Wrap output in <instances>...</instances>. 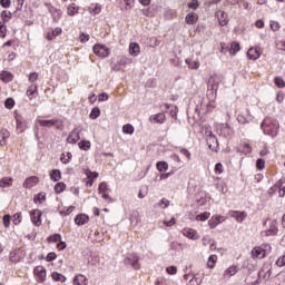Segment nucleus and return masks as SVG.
<instances>
[{
	"instance_id": "f257e3e1",
	"label": "nucleus",
	"mask_w": 285,
	"mask_h": 285,
	"mask_svg": "<svg viewBox=\"0 0 285 285\" xmlns=\"http://www.w3.org/2000/svg\"><path fill=\"white\" fill-rule=\"evenodd\" d=\"M261 128L264 132V135H268L269 137H276L277 132H279V121L275 118L266 117L262 125Z\"/></svg>"
},
{
	"instance_id": "f03ea898",
	"label": "nucleus",
	"mask_w": 285,
	"mask_h": 285,
	"mask_svg": "<svg viewBox=\"0 0 285 285\" xmlns=\"http://www.w3.org/2000/svg\"><path fill=\"white\" fill-rule=\"evenodd\" d=\"M224 77L222 75H213L207 82V88H208V94L207 97L208 99H215L217 97V90H219V83H222Z\"/></svg>"
},
{
	"instance_id": "7ed1b4c3",
	"label": "nucleus",
	"mask_w": 285,
	"mask_h": 285,
	"mask_svg": "<svg viewBox=\"0 0 285 285\" xmlns=\"http://www.w3.org/2000/svg\"><path fill=\"white\" fill-rule=\"evenodd\" d=\"M13 115H14V119H16V124H17L16 132L18 135L26 132V128H28V127L26 126V119L23 118V116H21L19 114V111H14Z\"/></svg>"
},
{
	"instance_id": "20e7f679",
	"label": "nucleus",
	"mask_w": 285,
	"mask_h": 285,
	"mask_svg": "<svg viewBox=\"0 0 285 285\" xmlns=\"http://www.w3.org/2000/svg\"><path fill=\"white\" fill-rule=\"evenodd\" d=\"M45 6H46L47 10L50 12L53 21L56 23H59V21L61 20V17L63 14L61 9H57V7L52 6L50 2H46Z\"/></svg>"
},
{
	"instance_id": "39448f33",
	"label": "nucleus",
	"mask_w": 285,
	"mask_h": 285,
	"mask_svg": "<svg viewBox=\"0 0 285 285\" xmlns=\"http://www.w3.org/2000/svg\"><path fill=\"white\" fill-rule=\"evenodd\" d=\"M33 274L37 277V282H39V284H43V282H46V277L48 275V272L46 271V267L37 266L33 269Z\"/></svg>"
},
{
	"instance_id": "423d86ee",
	"label": "nucleus",
	"mask_w": 285,
	"mask_h": 285,
	"mask_svg": "<svg viewBox=\"0 0 285 285\" xmlns=\"http://www.w3.org/2000/svg\"><path fill=\"white\" fill-rule=\"evenodd\" d=\"M94 52L97 57L106 58L110 56V49L106 45H95Z\"/></svg>"
},
{
	"instance_id": "0eeeda50",
	"label": "nucleus",
	"mask_w": 285,
	"mask_h": 285,
	"mask_svg": "<svg viewBox=\"0 0 285 285\" xmlns=\"http://www.w3.org/2000/svg\"><path fill=\"white\" fill-rule=\"evenodd\" d=\"M41 215L43 214L40 209H33L30 212V219L33 226H41Z\"/></svg>"
},
{
	"instance_id": "6e6552de",
	"label": "nucleus",
	"mask_w": 285,
	"mask_h": 285,
	"mask_svg": "<svg viewBox=\"0 0 285 285\" xmlns=\"http://www.w3.org/2000/svg\"><path fill=\"white\" fill-rule=\"evenodd\" d=\"M183 235H184V237H187L188 239H193V240H197V239H199V237H202L196 229H193L190 227L184 228Z\"/></svg>"
},
{
	"instance_id": "1a4fd4ad",
	"label": "nucleus",
	"mask_w": 285,
	"mask_h": 285,
	"mask_svg": "<svg viewBox=\"0 0 285 285\" xmlns=\"http://www.w3.org/2000/svg\"><path fill=\"white\" fill-rule=\"evenodd\" d=\"M229 217L238 222V224H242L246 217H248V214L246 212H237V210H230L228 213Z\"/></svg>"
},
{
	"instance_id": "9d476101",
	"label": "nucleus",
	"mask_w": 285,
	"mask_h": 285,
	"mask_svg": "<svg viewBox=\"0 0 285 285\" xmlns=\"http://www.w3.org/2000/svg\"><path fill=\"white\" fill-rule=\"evenodd\" d=\"M247 57H248V59H252V61H257V59H259V57H262V49H259V47H252L247 51Z\"/></svg>"
},
{
	"instance_id": "9b49d317",
	"label": "nucleus",
	"mask_w": 285,
	"mask_h": 285,
	"mask_svg": "<svg viewBox=\"0 0 285 285\" xmlns=\"http://www.w3.org/2000/svg\"><path fill=\"white\" fill-rule=\"evenodd\" d=\"M81 139V136L79 135V128H73L72 131L67 137L68 144H77Z\"/></svg>"
},
{
	"instance_id": "f8f14e48",
	"label": "nucleus",
	"mask_w": 285,
	"mask_h": 285,
	"mask_svg": "<svg viewBox=\"0 0 285 285\" xmlns=\"http://www.w3.org/2000/svg\"><path fill=\"white\" fill-rule=\"evenodd\" d=\"M39 184V177L31 176L28 177L24 183L22 184L23 188H35Z\"/></svg>"
},
{
	"instance_id": "ddd939ff",
	"label": "nucleus",
	"mask_w": 285,
	"mask_h": 285,
	"mask_svg": "<svg viewBox=\"0 0 285 285\" xmlns=\"http://www.w3.org/2000/svg\"><path fill=\"white\" fill-rule=\"evenodd\" d=\"M226 218H224V216L222 215H216V216H213L209 220H208V224H209V227L210 228H217V226H219V224H222V222H225Z\"/></svg>"
},
{
	"instance_id": "4468645a",
	"label": "nucleus",
	"mask_w": 285,
	"mask_h": 285,
	"mask_svg": "<svg viewBox=\"0 0 285 285\" xmlns=\"http://www.w3.org/2000/svg\"><path fill=\"white\" fill-rule=\"evenodd\" d=\"M267 237H273L277 235L278 229H277V220H271L269 223V228L264 232Z\"/></svg>"
},
{
	"instance_id": "2eb2a0df",
	"label": "nucleus",
	"mask_w": 285,
	"mask_h": 285,
	"mask_svg": "<svg viewBox=\"0 0 285 285\" xmlns=\"http://www.w3.org/2000/svg\"><path fill=\"white\" fill-rule=\"evenodd\" d=\"M252 256L256 259H264V257H266V249L262 247H255L252 249Z\"/></svg>"
},
{
	"instance_id": "dca6fc26",
	"label": "nucleus",
	"mask_w": 285,
	"mask_h": 285,
	"mask_svg": "<svg viewBox=\"0 0 285 285\" xmlns=\"http://www.w3.org/2000/svg\"><path fill=\"white\" fill-rule=\"evenodd\" d=\"M88 222H90V217L86 214H79L75 218V224H77V226H83L85 224H88Z\"/></svg>"
},
{
	"instance_id": "f3484780",
	"label": "nucleus",
	"mask_w": 285,
	"mask_h": 285,
	"mask_svg": "<svg viewBox=\"0 0 285 285\" xmlns=\"http://www.w3.org/2000/svg\"><path fill=\"white\" fill-rule=\"evenodd\" d=\"M237 153H240V155H250L253 153V148H250L248 142H244L237 147Z\"/></svg>"
},
{
	"instance_id": "a211bd4d",
	"label": "nucleus",
	"mask_w": 285,
	"mask_h": 285,
	"mask_svg": "<svg viewBox=\"0 0 285 285\" xmlns=\"http://www.w3.org/2000/svg\"><path fill=\"white\" fill-rule=\"evenodd\" d=\"M216 17L219 21V26H227L228 24V13L219 10L216 12Z\"/></svg>"
},
{
	"instance_id": "6ab92c4d",
	"label": "nucleus",
	"mask_w": 285,
	"mask_h": 285,
	"mask_svg": "<svg viewBox=\"0 0 285 285\" xmlns=\"http://www.w3.org/2000/svg\"><path fill=\"white\" fill-rule=\"evenodd\" d=\"M140 52H141V47H139V43L131 42L129 45V55L131 57H138Z\"/></svg>"
},
{
	"instance_id": "aec40b11",
	"label": "nucleus",
	"mask_w": 285,
	"mask_h": 285,
	"mask_svg": "<svg viewBox=\"0 0 285 285\" xmlns=\"http://www.w3.org/2000/svg\"><path fill=\"white\" fill-rule=\"evenodd\" d=\"M207 146L209 150H216V148L219 146V141L217 140V137L209 136L206 138Z\"/></svg>"
},
{
	"instance_id": "412c9836",
	"label": "nucleus",
	"mask_w": 285,
	"mask_h": 285,
	"mask_svg": "<svg viewBox=\"0 0 285 285\" xmlns=\"http://www.w3.org/2000/svg\"><path fill=\"white\" fill-rule=\"evenodd\" d=\"M237 273H239V268L237 267V265H232L224 272V277L228 279L237 275Z\"/></svg>"
},
{
	"instance_id": "4be33fe9",
	"label": "nucleus",
	"mask_w": 285,
	"mask_h": 285,
	"mask_svg": "<svg viewBox=\"0 0 285 285\" xmlns=\"http://www.w3.org/2000/svg\"><path fill=\"white\" fill-rule=\"evenodd\" d=\"M149 121H151V124H164V121H166V115L164 114H156L150 116Z\"/></svg>"
},
{
	"instance_id": "5701e85b",
	"label": "nucleus",
	"mask_w": 285,
	"mask_h": 285,
	"mask_svg": "<svg viewBox=\"0 0 285 285\" xmlns=\"http://www.w3.org/2000/svg\"><path fill=\"white\" fill-rule=\"evenodd\" d=\"M73 285H88V277H86L83 274L75 276Z\"/></svg>"
},
{
	"instance_id": "b1692460",
	"label": "nucleus",
	"mask_w": 285,
	"mask_h": 285,
	"mask_svg": "<svg viewBox=\"0 0 285 285\" xmlns=\"http://www.w3.org/2000/svg\"><path fill=\"white\" fill-rule=\"evenodd\" d=\"M37 121L43 128H52V126H57V120H55V119L43 120V119L38 118Z\"/></svg>"
},
{
	"instance_id": "393cba45",
	"label": "nucleus",
	"mask_w": 285,
	"mask_h": 285,
	"mask_svg": "<svg viewBox=\"0 0 285 285\" xmlns=\"http://www.w3.org/2000/svg\"><path fill=\"white\" fill-rule=\"evenodd\" d=\"M128 263L130 264L134 271H139V268H141V265L139 264V257L137 256H130L128 258Z\"/></svg>"
},
{
	"instance_id": "a878e982",
	"label": "nucleus",
	"mask_w": 285,
	"mask_h": 285,
	"mask_svg": "<svg viewBox=\"0 0 285 285\" xmlns=\"http://www.w3.org/2000/svg\"><path fill=\"white\" fill-rule=\"evenodd\" d=\"M61 32H62V29L57 27L52 31H48L46 38L48 39V41H52V39H56V37H59Z\"/></svg>"
},
{
	"instance_id": "bb28decb",
	"label": "nucleus",
	"mask_w": 285,
	"mask_h": 285,
	"mask_svg": "<svg viewBox=\"0 0 285 285\" xmlns=\"http://www.w3.org/2000/svg\"><path fill=\"white\" fill-rule=\"evenodd\" d=\"M198 16L195 12L188 13L185 18L186 23L189 26H194V23H197Z\"/></svg>"
},
{
	"instance_id": "cd10ccee",
	"label": "nucleus",
	"mask_w": 285,
	"mask_h": 285,
	"mask_svg": "<svg viewBox=\"0 0 285 285\" xmlns=\"http://www.w3.org/2000/svg\"><path fill=\"white\" fill-rule=\"evenodd\" d=\"M0 79L4 83H10V81H12V79H13V76H12V73L10 71H2L0 73Z\"/></svg>"
},
{
	"instance_id": "c85d7f7f",
	"label": "nucleus",
	"mask_w": 285,
	"mask_h": 285,
	"mask_svg": "<svg viewBox=\"0 0 285 285\" xmlns=\"http://www.w3.org/2000/svg\"><path fill=\"white\" fill-rule=\"evenodd\" d=\"M51 277H52L53 282H61V284H63L68 279L65 275H62L59 272H53L51 274Z\"/></svg>"
},
{
	"instance_id": "c756f323",
	"label": "nucleus",
	"mask_w": 285,
	"mask_h": 285,
	"mask_svg": "<svg viewBox=\"0 0 285 285\" xmlns=\"http://www.w3.org/2000/svg\"><path fill=\"white\" fill-rule=\"evenodd\" d=\"M67 14L69 17H75V14H79V7H77V4L75 3L69 4L67 9Z\"/></svg>"
},
{
	"instance_id": "7c9ffc66",
	"label": "nucleus",
	"mask_w": 285,
	"mask_h": 285,
	"mask_svg": "<svg viewBox=\"0 0 285 285\" xmlns=\"http://www.w3.org/2000/svg\"><path fill=\"white\" fill-rule=\"evenodd\" d=\"M185 62L191 70H199V60L186 59Z\"/></svg>"
},
{
	"instance_id": "2f4dec72",
	"label": "nucleus",
	"mask_w": 285,
	"mask_h": 285,
	"mask_svg": "<svg viewBox=\"0 0 285 285\" xmlns=\"http://www.w3.org/2000/svg\"><path fill=\"white\" fill-rule=\"evenodd\" d=\"M12 186V178L4 177L0 180V188H10Z\"/></svg>"
},
{
	"instance_id": "473e14b6",
	"label": "nucleus",
	"mask_w": 285,
	"mask_h": 285,
	"mask_svg": "<svg viewBox=\"0 0 285 285\" xmlns=\"http://www.w3.org/2000/svg\"><path fill=\"white\" fill-rule=\"evenodd\" d=\"M156 168L159 173H166V170H168V163L166 161H158L156 164Z\"/></svg>"
},
{
	"instance_id": "72a5a7b5",
	"label": "nucleus",
	"mask_w": 285,
	"mask_h": 285,
	"mask_svg": "<svg viewBox=\"0 0 285 285\" xmlns=\"http://www.w3.org/2000/svg\"><path fill=\"white\" fill-rule=\"evenodd\" d=\"M50 179H52V181H59V179H61V170L53 169L50 174Z\"/></svg>"
},
{
	"instance_id": "f704fd0d",
	"label": "nucleus",
	"mask_w": 285,
	"mask_h": 285,
	"mask_svg": "<svg viewBox=\"0 0 285 285\" xmlns=\"http://www.w3.org/2000/svg\"><path fill=\"white\" fill-rule=\"evenodd\" d=\"M122 132L125 135H132L135 132V127L130 124H127V125L122 126Z\"/></svg>"
},
{
	"instance_id": "c9c22d12",
	"label": "nucleus",
	"mask_w": 285,
	"mask_h": 285,
	"mask_svg": "<svg viewBox=\"0 0 285 285\" xmlns=\"http://www.w3.org/2000/svg\"><path fill=\"white\" fill-rule=\"evenodd\" d=\"M230 132H233V129H230V127L228 125L222 126L220 135H223V137H228V135H230Z\"/></svg>"
},
{
	"instance_id": "e433bc0d",
	"label": "nucleus",
	"mask_w": 285,
	"mask_h": 285,
	"mask_svg": "<svg viewBox=\"0 0 285 285\" xmlns=\"http://www.w3.org/2000/svg\"><path fill=\"white\" fill-rule=\"evenodd\" d=\"M210 217V213L209 212H204L202 214H198L196 216V222H206V219H208Z\"/></svg>"
},
{
	"instance_id": "4c0bfd02",
	"label": "nucleus",
	"mask_w": 285,
	"mask_h": 285,
	"mask_svg": "<svg viewBox=\"0 0 285 285\" xmlns=\"http://www.w3.org/2000/svg\"><path fill=\"white\" fill-rule=\"evenodd\" d=\"M240 48H239V43L238 42H232L230 47H229V53L232 55H237V52H239Z\"/></svg>"
},
{
	"instance_id": "58836bf2",
	"label": "nucleus",
	"mask_w": 285,
	"mask_h": 285,
	"mask_svg": "<svg viewBox=\"0 0 285 285\" xmlns=\"http://www.w3.org/2000/svg\"><path fill=\"white\" fill-rule=\"evenodd\" d=\"M215 264H217V255H210L207 262L208 268H215Z\"/></svg>"
},
{
	"instance_id": "ea45409f",
	"label": "nucleus",
	"mask_w": 285,
	"mask_h": 285,
	"mask_svg": "<svg viewBox=\"0 0 285 285\" xmlns=\"http://www.w3.org/2000/svg\"><path fill=\"white\" fill-rule=\"evenodd\" d=\"M101 115V110L98 107L92 108L90 112V119H98V117Z\"/></svg>"
},
{
	"instance_id": "a19ab883",
	"label": "nucleus",
	"mask_w": 285,
	"mask_h": 285,
	"mask_svg": "<svg viewBox=\"0 0 285 285\" xmlns=\"http://www.w3.org/2000/svg\"><path fill=\"white\" fill-rule=\"evenodd\" d=\"M89 12L90 14H99L101 12V4L99 3L94 4V8L92 7L89 8Z\"/></svg>"
},
{
	"instance_id": "79ce46f5",
	"label": "nucleus",
	"mask_w": 285,
	"mask_h": 285,
	"mask_svg": "<svg viewBox=\"0 0 285 285\" xmlns=\"http://www.w3.org/2000/svg\"><path fill=\"white\" fill-rule=\"evenodd\" d=\"M80 150H88L90 148V140H81L78 142Z\"/></svg>"
},
{
	"instance_id": "37998d69",
	"label": "nucleus",
	"mask_w": 285,
	"mask_h": 285,
	"mask_svg": "<svg viewBox=\"0 0 285 285\" xmlns=\"http://www.w3.org/2000/svg\"><path fill=\"white\" fill-rule=\"evenodd\" d=\"M63 190H66V184L57 183L55 185V193H57V195H59V193H63Z\"/></svg>"
},
{
	"instance_id": "c03bdc74",
	"label": "nucleus",
	"mask_w": 285,
	"mask_h": 285,
	"mask_svg": "<svg viewBox=\"0 0 285 285\" xmlns=\"http://www.w3.org/2000/svg\"><path fill=\"white\" fill-rule=\"evenodd\" d=\"M48 242L51 244H57V242H61V236L59 234H53L48 237Z\"/></svg>"
},
{
	"instance_id": "a18cd8bd",
	"label": "nucleus",
	"mask_w": 285,
	"mask_h": 285,
	"mask_svg": "<svg viewBox=\"0 0 285 285\" xmlns=\"http://www.w3.org/2000/svg\"><path fill=\"white\" fill-rule=\"evenodd\" d=\"M4 107L11 110V108H14V99L12 98H7L4 100Z\"/></svg>"
},
{
	"instance_id": "49530a36",
	"label": "nucleus",
	"mask_w": 285,
	"mask_h": 285,
	"mask_svg": "<svg viewBox=\"0 0 285 285\" xmlns=\"http://www.w3.org/2000/svg\"><path fill=\"white\" fill-rule=\"evenodd\" d=\"M274 81L277 88H285V81L282 79V77H276Z\"/></svg>"
},
{
	"instance_id": "de8ad7c7",
	"label": "nucleus",
	"mask_w": 285,
	"mask_h": 285,
	"mask_svg": "<svg viewBox=\"0 0 285 285\" xmlns=\"http://www.w3.org/2000/svg\"><path fill=\"white\" fill-rule=\"evenodd\" d=\"M217 189L223 194L226 195L228 193V187L224 183L217 184Z\"/></svg>"
},
{
	"instance_id": "09e8293b",
	"label": "nucleus",
	"mask_w": 285,
	"mask_h": 285,
	"mask_svg": "<svg viewBox=\"0 0 285 285\" xmlns=\"http://www.w3.org/2000/svg\"><path fill=\"white\" fill-rule=\"evenodd\" d=\"M98 190L100 194L106 193V190H108V183L106 181L100 183L98 186Z\"/></svg>"
},
{
	"instance_id": "8fccbe9b",
	"label": "nucleus",
	"mask_w": 285,
	"mask_h": 285,
	"mask_svg": "<svg viewBox=\"0 0 285 285\" xmlns=\"http://www.w3.org/2000/svg\"><path fill=\"white\" fill-rule=\"evenodd\" d=\"M86 175H87L88 179H97V177H99V173L91 171V170H87Z\"/></svg>"
},
{
	"instance_id": "3c124183",
	"label": "nucleus",
	"mask_w": 285,
	"mask_h": 285,
	"mask_svg": "<svg viewBox=\"0 0 285 285\" xmlns=\"http://www.w3.org/2000/svg\"><path fill=\"white\" fill-rule=\"evenodd\" d=\"M35 92H37V86L28 88L27 96L29 97V99H32V97L35 96Z\"/></svg>"
},
{
	"instance_id": "603ef678",
	"label": "nucleus",
	"mask_w": 285,
	"mask_h": 285,
	"mask_svg": "<svg viewBox=\"0 0 285 285\" xmlns=\"http://www.w3.org/2000/svg\"><path fill=\"white\" fill-rule=\"evenodd\" d=\"M13 224L14 226H19V224H21V213H16L13 215Z\"/></svg>"
},
{
	"instance_id": "864d4df0",
	"label": "nucleus",
	"mask_w": 285,
	"mask_h": 285,
	"mask_svg": "<svg viewBox=\"0 0 285 285\" xmlns=\"http://www.w3.org/2000/svg\"><path fill=\"white\" fill-rule=\"evenodd\" d=\"M215 173L216 175H222V173H224V165H222V163L215 165Z\"/></svg>"
},
{
	"instance_id": "5fc2aeb1",
	"label": "nucleus",
	"mask_w": 285,
	"mask_h": 285,
	"mask_svg": "<svg viewBox=\"0 0 285 285\" xmlns=\"http://www.w3.org/2000/svg\"><path fill=\"white\" fill-rule=\"evenodd\" d=\"M9 259H10V262H13L14 264H17V262H19V257H17V250H13L9 254Z\"/></svg>"
},
{
	"instance_id": "6e6d98bb",
	"label": "nucleus",
	"mask_w": 285,
	"mask_h": 285,
	"mask_svg": "<svg viewBox=\"0 0 285 285\" xmlns=\"http://www.w3.org/2000/svg\"><path fill=\"white\" fill-rule=\"evenodd\" d=\"M168 275H177V266H169L166 268Z\"/></svg>"
},
{
	"instance_id": "4d7b16f0",
	"label": "nucleus",
	"mask_w": 285,
	"mask_h": 285,
	"mask_svg": "<svg viewBox=\"0 0 285 285\" xmlns=\"http://www.w3.org/2000/svg\"><path fill=\"white\" fill-rule=\"evenodd\" d=\"M1 17L4 21H9V19H12V13L10 11H2Z\"/></svg>"
},
{
	"instance_id": "13d9d810",
	"label": "nucleus",
	"mask_w": 285,
	"mask_h": 285,
	"mask_svg": "<svg viewBox=\"0 0 285 285\" xmlns=\"http://www.w3.org/2000/svg\"><path fill=\"white\" fill-rule=\"evenodd\" d=\"M55 259H57V254L55 252L47 254L46 262H55Z\"/></svg>"
},
{
	"instance_id": "bf43d9fd",
	"label": "nucleus",
	"mask_w": 285,
	"mask_h": 285,
	"mask_svg": "<svg viewBox=\"0 0 285 285\" xmlns=\"http://www.w3.org/2000/svg\"><path fill=\"white\" fill-rule=\"evenodd\" d=\"M266 161L262 158H258L256 161V167L258 168V170H264V166H265Z\"/></svg>"
},
{
	"instance_id": "052dcab7",
	"label": "nucleus",
	"mask_w": 285,
	"mask_h": 285,
	"mask_svg": "<svg viewBox=\"0 0 285 285\" xmlns=\"http://www.w3.org/2000/svg\"><path fill=\"white\" fill-rule=\"evenodd\" d=\"M276 48L278 50H283L285 52V40H277L276 41Z\"/></svg>"
},
{
	"instance_id": "680f3d73",
	"label": "nucleus",
	"mask_w": 285,
	"mask_h": 285,
	"mask_svg": "<svg viewBox=\"0 0 285 285\" xmlns=\"http://www.w3.org/2000/svg\"><path fill=\"white\" fill-rule=\"evenodd\" d=\"M281 26H279V22L277 21H271V29L274 31V32H277V30H279Z\"/></svg>"
},
{
	"instance_id": "e2e57ef3",
	"label": "nucleus",
	"mask_w": 285,
	"mask_h": 285,
	"mask_svg": "<svg viewBox=\"0 0 285 285\" xmlns=\"http://www.w3.org/2000/svg\"><path fill=\"white\" fill-rule=\"evenodd\" d=\"M180 155H183L184 157H186L188 160H190V151L186 148H181L179 150Z\"/></svg>"
},
{
	"instance_id": "0e129e2a",
	"label": "nucleus",
	"mask_w": 285,
	"mask_h": 285,
	"mask_svg": "<svg viewBox=\"0 0 285 285\" xmlns=\"http://www.w3.org/2000/svg\"><path fill=\"white\" fill-rule=\"evenodd\" d=\"M3 226H4V228L10 227V215H4L3 216Z\"/></svg>"
},
{
	"instance_id": "69168bd1",
	"label": "nucleus",
	"mask_w": 285,
	"mask_h": 285,
	"mask_svg": "<svg viewBox=\"0 0 285 285\" xmlns=\"http://www.w3.org/2000/svg\"><path fill=\"white\" fill-rule=\"evenodd\" d=\"M11 4H12L11 0H0V6L2 8H10Z\"/></svg>"
},
{
	"instance_id": "338daca9",
	"label": "nucleus",
	"mask_w": 285,
	"mask_h": 285,
	"mask_svg": "<svg viewBox=\"0 0 285 285\" xmlns=\"http://www.w3.org/2000/svg\"><path fill=\"white\" fill-rule=\"evenodd\" d=\"M276 265L277 266H285V255L281 256L277 261H276Z\"/></svg>"
},
{
	"instance_id": "774afa93",
	"label": "nucleus",
	"mask_w": 285,
	"mask_h": 285,
	"mask_svg": "<svg viewBox=\"0 0 285 285\" xmlns=\"http://www.w3.org/2000/svg\"><path fill=\"white\" fill-rule=\"evenodd\" d=\"M98 101H108V94L102 92L98 95Z\"/></svg>"
}]
</instances>
